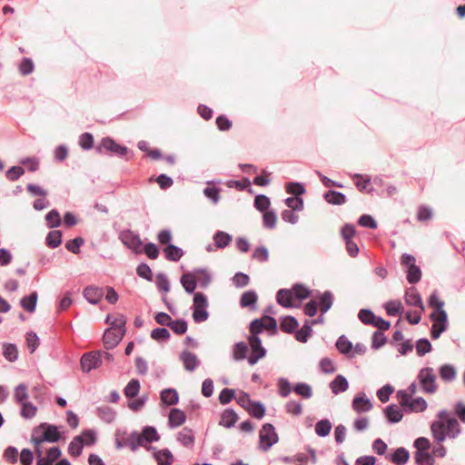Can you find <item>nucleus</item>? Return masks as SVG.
Wrapping results in <instances>:
<instances>
[{"instance_id":"4be33fe9","label":"nucleus","mask_w":465,"mask_h":465,"mask_svg":"<svg viewBox=\"0 0 465 465\" xmlns=\"http://www.w3.org/2000/svg\"><path fill=\"white\" fill-rule=\"evenodd\" d=\"M179 359L183 361L184 369L190 372L194 371L201 365V361L197 355L187 350L180 353Z\"/></svg>"},{"instance_id":"37998d69","label":"nucleus","mask_w":465,"mask_h":465,"mask_svg":"<svg viewBox=\"0 0 465 465\" xmlns=\"http://www.w3.org/2000/svg\"><path fill=\"white\" fill-rule=\"evenodd\" d=\"M84 447V441L83 439V436H75L73 438V440L70 441L68 446V453L73 457H79L82 452L83 449Z\"/></svg>"},{"instance_id":"c85d7f7f","label":"nucleus","mask_w":465,"mask_h":465,"mask_svg":"<svg viewBox=\"0 0 465 465\" xmlns=\"http://www.w3.org/2000/svg\"><path fill=\"white\" fill-rule=\"evenodd\" d=\"M322 197L331 205H342L347 202V197L343 193L332 189L326 191Z\"/></svg>"},{"instance_id":"e2e57ef3","label":"nucleus","mask_w":465,"mask_h":465,"mask_svg":"<svg viewBox=\"0 0 465 465\" xmlns=\"http://www.w3.org/2000/svg\"><path fill=\"white\" fill-rule=\"evenodd\" d=\"M416 353L422 357L432 351V344L427 338H420L416 341Z\"/></svg>"},{"instance_id":"ea45409f","label":"nucleus","mask_w":465,"mask_h":465,"mask_svg":"<svg viewBox=\"0 0 465 465\" xmlns=\"http://www.w3.org/2000/svg\"><path fill=\"white\" fill-rule=\"evenodd\" d=\"M312 325L310 323V320H305L303 326L301 329L297 328L294 334L298 341L305 343L312 335Z\"/></svg>"},{"instance_id":"0e129e2a","label":"nucleus","mask_w":465,"mask_h":465,"mask_svg":"<svg viewBox=\"0 0 465 465\" xmlns=\"http://www.w3.org/2000/svg\"><path fill=\"white\" fill-rule=\"evenodd\" d=\"M20 404H21L20 414L24 419L30 420L36 415L37 407L34 403H32L30 401H25Z\"/></svg>"},{"instance_id":"f03ea898","label":"nucleus","mask_w":465,"mask_h":465,"mask_svg":"<svg viewBox=\"0 0 465 465\" xmlns=\"http://www.w3.org/2000/svg\"><path fill=\"white\" fill-rule=\"evenodd\" d=\"M160 440V435L154 426L146 425L142 428L139 432L133 430L128 436V446L132 451H136L139 447H144L146 450H155L153 446H147L153 442H157Z\"/></svg>"},{"instance_id":"13d9d810","label":"nucleus","mask_w":465,"mask_h":465,"mask_svg":"<svg viewBox=\"0 0 465 465\" xmlns=\"http://www.w3.org/2000/svg\"><path fill=\"white\" fill-rule=\"evenodd\" d=\"M254 208L260 213L270 210L271 199L265 194H257L253 201Z\"/></svg>"},{"instance_id":"603ef678","label":"nucleus","mask_w":465,"mask_h":465,"mask_svg":"<svg viewBox=\"0 0 465 465\" xmlns=\"http://www.w3.org/2000/svg\"><path fill=\"white\" fill-rule=\"evenodd\" d=\"M278 394L282 398H287L292 391H293V386L290 381L285 377H280L277 380Z\"/></svg>"},{"instance_id":"aec40b11","label":"nucleus","mask_w":465,"mask_h":465,"mask_svg":"<svg viewBox=\"0 0 465 465\" xmlns=\"http://www.w3.org/2000/svg\"><path fill=\"white\" fill-rule=\"evenodd\" d=\"M445 302L440 299L437 290H434L428 298V306L433 310L430 314L437 316H448L447 312L444 310Z\"/></svg>"},{"instance_id":"1a4fd4ad","label":"nucleus","mask_w":465,"mask_h":465,"mask_svg":"<svg viewBox=\"0 0 465 465\" xmlns=\"http://www.w3.org/2000/svg\"><path fill=\"white\" fill-rule=\"evenodd\" d=\"M417 379L423 392L434 394L438 390L436 374L431 367H424L420 370Z\"/></svg>"},{"instance_id":"864d4df0","label":"nucleus","mask_w":465,"mask_h":465,"mask_svg":"<svg viewBox=\"0 0 465 465\" xmlns=\"http://www.w3.org/2000/svg\"><path fill=\"white\" fill-rule=\"evenodd\" d=\"M264 323L262 319L256 318L252 320L249 324V331L250 335L247 339H256L260 338V334L263 331Z\"/></svg>"},{"instance_id":"4d7b16f0","label":"nucleus","mask_w":465,"mask_h":465,"mask_svg":"<svg viewBox=\"0 0 465 465\" xmlns=\"http://www.w3.org/2000/svg\"><path fill=\"white\" fill-rule=\"evenodd\" d=\"M262 213V225L264 228L272 230L276 227L277 214L273 209H270Z\"/></svg>"},{"instance_id":"3c124183","label":"nucleus","mask_w":465,"mask_h":465,"mask_svg":"<svg viewBox=\"0 0 465 465\" xmlns=\"http://www.w3.org/2000/svg\"><path fill=\"white\" fill-rule=\"evenodd\" d=\"M332 429V424L328 419H322L315 424V433L321 438L327 437Z\"/></svg>"},{"instance_id":"a18cd8bd","label":"nucleus","mask_w":465,"mask_h":465,"mask_svg":"<svg viewBox=\"0 0 465 465\" xmlns=\"http://www.w3.org/2000/svg\"><path fill=\"white\" fill-rule=\"evenodd\" d=\"M293 392L305 400L311 399L313 394L312 386L303 381L294 383Z\"/></svg>"},{"instance_id":"a19ab883","label":"nucleus","mask_w":465,"mask_h":465,"mask_svg":"<svg viewBox=\"0 0 465 465\" xmlns=\"http://www.w3.org/2000/svg\"><path fill=\"white\" fill-rule=\"evenodd\" d=\"M214 244L219 249L226 248L232 241V236L223 231H216L213 236Z\"/></svg>"},{"instance_id":"de8ad7c7","label":"nucleus","mask_w":465,"mask_h":465,"mask_svg":"<svg viewBox=\"0 0 465 465\" xmlns=\"http://www.w3.org/2000/svg\"><path fill=\"white\" fill-rule=\"evenodd\" d=\"M62 242L63 233L59 230L50 231L45 237V244L51 249L59 247Z\"/></svg>"},{"instance_id":"c9c22d12","label":"nucleus","mask_w":465,"mask_h":465,"mask_svg":"<svg viewBox=\"0 0 465 465\" xmlns=\"http://www.w3.org/2000/svg\"><path fill=\"white\" fill-rule=\"evenodd\" d=\"M37 300H38V293H37V292L35 291V292H32L30 294L24 296L20 300V305L26 312L33 313L36 310Z\"/></svg>"},{"instance_id":"09e8293b","label":"nucleus","mask_w":465,"mask_h":465,"mask_svg":"<svg viewBox=\"0 0 465 465\" xmlns=\"http://www.w3.org/2000/svg\"><path fill=\"white\" fill-rule=\"evenodd\" d=\"M3 355L9 362H15L18 360V349L16 344L5 342L3 344Z\"/></svg>"},{"instance_id":"a878e982","label":"nucleus","mask_w":465,"mask_h":465,"mask_svg":"<svg viewBox=\"0 0 465 465\" xmlns=\"http://www.w3.org/2000/svg\"><path fill=\"white\" fill-rule=\"evenodd\" d=\"M329 387L333 394L338 395L340 393L346 391L349 389V381L344 375L338 374L330 382Z\"/></svg>"},{"instance_id":"393cba45","label":"nucleus","mask_w":465,"mask_h":465,"mask_svg":"<svg viewBox=\"0 0 465 465\" xmlns=\"http://www.w3.org/2000/svg\"><path fill=\"white\" fill-rule=\"evenodd\" d=\"M186 421V415L183 411L173 408L168 416V426L171 429L178 428Z\"/></svg>"},{"instance_id":"e433bc0d","label":"nucleus","mask_w":465,"mask_h":465,"mask_svg":"<svg viewBox=\"0 0 465 465\" xmlns=\"http://www.w3.org/2000/svg\"><path fill=\"white\" fill-rule=\"evenodd\" d=\"M153 457L158 465H172L174 460L173 455L169 449L155 450Z\"/></svg>"},{"instance_id":"680f3d73","label":"nucleus","mask_w":465,"mask_h":465,"mask_svg":"<svg viewBox=\"0 0 465 465\" xmlns=\"http://www.w3.org/2000/svg\"><path fill=\"white\" fill-rule=\"evenodd\" d=\"M46 225L50 229L57 228L61 225L60 213L56 209H52L45 215Z\"/></svg>"},{"instance_id":"0eeeda50","label":"nucleus","mask_w":465,"mask_h":465,"mask_svg":"<svg viewBox=\"0 0 465 465\" xmlns=\"http://www.w3.org/2000/svg\"><path fill=\"white\" fill-rule=\"evenodd\" d=\"M279 441L275 427L272 423H264L259 432V448L263 452L269 451Z\"/></svg>"},{"instance_id":"49530a36","label":"nucleus","mask_w":465,"mask_h":465,"mask_svg":"<svg viewBox=\"0 0 465 465\" xmlns=\"http://www.w3.org/2000/svg\"><path fill=\"white\" fill-rule=\"evenodd\" d=\"M195 272L198 277V286L206 289L212 282V273L205 267L195 268Z\"/></svg>"},{"instance_id":"5701e85b","label":"nucleus","mask_w":465,"mask_h":465,"mask_svg":"<svg viewBox=\"0 0 465 465\" xmlns=\"http://www.w3.org/2000/svg\"><path fill=\"white\" fill-rule=\"evenodd\" d=\"M385 459L395 465H405L410 460V452L406 448L399 447L387 454Z\"/></svg>"},{"instance_id":"5fc2aeb1","label":"nucleus","mask_w":465,"mask_h":465,"mask_svg":"<svg viewBox=\"0 0 465 465\" xmlns=\"http://www.w3.org/2000/svg\"><path fill=\"white\" fill-rule=\"evenodd\" d=\"M140 381L138 379H132L124 389V394L127 399L135 398L140 391Z\"/></svg>"},{"instance_id":"4c0bfd02","label":"nucleus","mask_w":465,"mask_h":465,"mask_svg":"<svg viewBox=\"0 0 465 465\" xmlns=\"http://www.w3.org/2000/svg\"><path fill=\"white\" fill-rule=\"evenodd\" d=\"M163 254L167 261L177 262L184 255V252L181 247L170 244L163 249Z\"/></svg>"},{"instance_id":"72a5a7b5","label":"nucleus","mask_w":465,"mask_h":465,"mask_svg":"<svg viewBox=\"0 0 465 465\" xmlns=\"http://www.w3.org/2000/svg\"><path fill=\"white\" fill-rule=\"evenodd\" d=\"M249 346L244 341L235 342L232 349V357L235 361H242L245 359L248 360Z\"/></svg>"},{"instance_id":"f3484780","label":"nucleus","mask_w":465,"mask_h":465,"mask_svg":"<svg viewBox=\"0 0 465 465\" xmlns=\"http://www.w3.org/2000/svg\"><path fill=\"white\" fill-rule=\"evenodd\" d=\"M104 295V289L96 285H87L83 290L84 298L90 304H98Z\"/></svg>"},{"instance_id":"f8f14e48","label":"nucleus","mask_w":465,"mask_h":465,"mask_svg":"<svg viewBox=\"0 0 465 465\" xmlns=\"http://www.w3.org/2000/svg\"><path fill=\"white\" fill-rule=\"evenodd\" d=\"M102 364V351H92L83 354L81 358V369L83 372L88 373L97 369Z\"/></svg>"},{"instance_id":"79ce46f5","label":"nucleus","mask_w":465,"mask_h":465,"mask_svg":"<svg viewBox=\"0 0 465 465\" xmlns=\"http://www.w3.org/2000/svg\"><path fill=\"white\" fill-rule=\"evenodd\" d=\"M384 309L391 317L401 316L404 312L402 303L399 300H390L384 304Z\"/></svg>"},{"instance_id":"f257e3e1","label":"nucleus","mask_w":465,"mask_h":465,"mask_svg":"<svg viewBox=\"0 0 465 465\" xmlns=\"http://www.w3.org/2000/svg\"><path fill=\"white\" fill-rule=\"evenodd\" d=\"M436 416L438 420L430 423L431 435L436 443H443L447 438L456 439L461 433L458 420L449 411L442 409Z\"/></svg>"},{"instance_id":"412c9836","label":"nucleus","mask_w":465,"mask_h":465,"mask_svg":"<svg viewBox=\"0 0 465 465\" xmlns=\"http://www.w3.org/2000/svg\"><path fill=\"white\" fill-rule=\"evenodd\" d=\"M404 300L407 305L417 307L421 312H425L421 295L415 287H410L405 290Z\"/></svg>"},{"instance_id":"cd10ccee","label":"nucleus","mask_w":465,"mask_h":465,"mask_svg":"<svg viewBox=\"0 0 465 465\" xmlns=\"http://www.w3.org/2000/svg\"><path fill=\"white\" fill-rule=\"evenodd\" d=\"M352 179L354 180L355 186L361 193H372L375 191L373 187H368L371 181L369 175L354 173Z\"/></svg>"},{"instance_id":"bb28decb","label":"nucleus","mask_w":465,"mask_h":465,"mask_svg":"<svg viewBox=\"0 0 465 465\" xmlns=\"http://www.w3.org/2000/svg\"><path fill=\"white\" fill-rule=\"evenodd\" d=\"M160 399L163 405L173 406L179 402V394L176 389L167 388L160 392Z\"/></svg>"},{"instance_id":"8fccbe9b","label":"nucleus","mask_w":465,"mask_h":465,"mask_svg":"<svg viewBox=\"0 0 465 465\" xmlns=\"http://www.w3.org/2000/svg\"><path fill=\"white\" fill-rule=\"evenodd\" d=\"M97 415L106 423H112L116 417V411L109 406H100L96 408Z\"/></svg>"},{"instance_id":"9d476101","label":"nucleus","mask_w":465,"mask_h":465,"mask_svg":"<svg viewBox=\"0 0 465 465\" xmlns=\"http://www.w3.org/2000/svg\"><path fill=\"white\" fill-rule=\"evenodd\" d=\"M119 240L122 243L135 254L142 253L143 242L139 234L134 233L132 230L126 229L119 233Z\"/></svg>"},{"instance_id":"bf43d9fd","label":"nucleus","mask_w":465,"mask_h":465,"mask_svg":"<svg viewBox=\"0 0 465 465\" xmlns=\"http://www.w3.org/2000/svg\"><path fill=\"white\" fill-rule=\"evenodd\" d=\"M150 336L158 342H167L171 338V333L165 327H157L152 330Z\"/></svg>"},{"instance_id":"7ed1b4c3","label":"nucleus","mask_w":465,"mask_h":465,"mask_svg":"<svg viewBox=\"0 0 465 465\" xmlns=\"http://www.w3.org/2000/svg\"><path fill=\"white\" fill-rule=\"evenodd\" d=\"M312 295V291L302 283H294L292 288L280 289L276 293V302L279 305L286 309L298 308L300 304H295L291 301H284V296L294 297V300L300 302L308 299Z\"/></svg>"},{"instance_id":"7c9ffc66","label":"nucleus","mask_w":465,"mask_h":465,"mask_svg":"<svg viewBox=\"0 0 465 465\" xmlns=\"http://www.w3.org/2000/svg\"><path fill=\"white\" fill-rule=\"evenodd\" d=\"M428 408V403L423 397H411L406 406L405 413L422 412Z\"/></svg>"},{"instance_id":"dca6fc26","label":"nucleus","mask_w":465,"mask_h":465,"mask_svg":"<svg viewBox=\"0 0 465 465\" xmlns=\"http://www.w3.org/2000/svg\"><path fill=\"white\" fill-rule=\"evenodd\" d=\"M351 408L357 413H361L371 411L373 408V404L365 392L360 391L354 396L351 401Z\"/></svg>"},{"instance_id":"423d86ee","label":"nucleus","mask_w":465,"mask_h":465,"mask_svg":"<svg viewBox=\"0 0 465 465\" xmlns=\"http://www.w3.org/2000/svg\"><path fill=\"white\" fill-rule=\"evenodd\" d=\"M98 154L110 153L111 155L124 157L129 153V148L124 144L118 143L110 136L103 137L100 143L95 147Z\"/></svg>"},{"instance_id":"c756f323","label":"nucleus","mask_w":465,"mask_h":465,"mask_svg":"<svg viewBox=\"0 0 465 465\" xmlns=\"http://www.w3.org/2000/svg\"><path fill=\"white\" fill-rule=\"evenodd\" d=\"M335 347L341 354L346 355L349 358H352L354 356L353 353H351L353 344L345 334H342L338 338Z\"/></svg>"},{"instance_id":"39448f33","label":"nucleus","mask_w":465,"mask_h":465,"mask_svg":"<svg viewBox=\"0 0 465 465\" xmlns=\"http://www.w3.org/2000/svg\"><path fill=\"white\" fill-rule=\"evenodd\" d=\"M60 427L47 422H42L33 429V433L38 435L40 442L55 443L63 439Z\"/></svg>"},{"instance_id":"20e7f679","label":"nucleus","mask_w":465,"mask_h":465,"mask_svg":"<svg viewBox=\"0 0 465 465\" xmlns=\"http://www.w3.org/2000/svg\"><path fill=\"white\" fill-rule=\"evenodd\" d=\"M208 298L207 295L202 292H197L193 294V305L191 307L193 312V319L195 323H201L208 320L210 313L208 312Z\"/></svg>"},{"instance_id":"052dcab7","label":"nucleus","mask_w":465,"mask_h":465,"mask_svg":"<svg viewBox=\"0 0 465 465\" xmlns=\"http://www.w3.org/2000/svg\"><path fill=\"white\" fill-rule=\"evenodd\" d=\"M414 461L416 465H434L435 459L430 452H414Z\"/></svg>"},{"instance_id":"6e6552de","label":"nucleus","mask_w":465,"mask_h":465,"mask_svg":"<svg viewBox=\"0 0 465 465\" xmlns=\"http://www.w3.org/2000/svg\"><path fill=\"white\" fill-rule=\"evenodd\" d=\"M401 262L406 267V280L410 284H416L419 282L422 276V272L420 266L416 265V258L411 253H403L401 258Z\"/></svg>"},{"instance_id":"b1692460","label":"nucleus","mask_w":465,"mask_h":465,"mask_svg":"<svg viewBox=\"0 0 465 465\" xmlns=\"http://www.w3.org/2000/svg\"><path fill=\"white\" fill-rule=\"evenodd\" d=\"M238 420L239 416L236 411L232 408H227L221 414L219 425L226 429H231L235 426Z\"/></svg>"},{"instance_id":"473e14b6","label":"nucleus","mask_w":465,"mask_h":465,"mask_svg":"<svg viewBox=\"0 0 465 465\" xmlns=\"http://www.w3.org/2000/svg\"><path fill=\"white\" fill-rule=\"evenodd\" d=\"M258 301V295L254 290H249L243 292L240 298V306L242 308H249L255 310Z\"/></svg>"},{"instance_id":"2f4dec72","label":"nucleus","mask_w":465,"mask_h":465,"mask_svg":"<svg viewBox=\"0 0 465 465\" xmlns=\"http://www.w3.org/2000/svg\"><path fill=\"white\" fill-rule=\"evenodd\" d=\"M299 327L298 320L292 315L282 316L280 318V328L285 333H295Z\"/></svg>"},{"instance_id":"58836bf2","label":"nucleus","mask_w":465,"mask_h":465,"mask_svg":"<svg viewBox=\"0 0 465 465\" xmlns=\"http://www.w3.org/2000/svg\"><path fill=\"white\" fill-rule=\"evenodd\" d=\"M439 375L442 381L446 382H451L457 377V370L454 365L445 363L440 366Z\"/></svg>"},{"instance_id":"338daca9","label":"nucleus","mask_w":465,"mask_h":465,"mask_svg":"<svg viewBox=\"0 0 465 465\" xmlns=\"http://www.w3.org/2000/svg\"><path fill=\"white\" fill-rule=\"evenodd\" d=\"M155 283L160 292L167 293L170 292V282L163 272H158L155 276Z\"/></svg>"},{"instance_id":"69168bd1","label":"nucleus","mask_w":465,"mask_h":465,"mask_svg":"<svg viewBox=\"0 0 465 465\" xmlns=\"http://www.w3.org/2000/svg\"><path fill=\"white\" fill-rule=\"evenodd\" d=\"M169 328L177 335L184 334L188 330V322L185 319L172 320Z\"/></svg>"},{"instance_id":"2eb2a0df","label":"nucleus","mask_w":465,"mask_h":465,"mask_svg":"<svg viewBox=\"0 0 465 465\" xmlns=\"http://www.w3.org/2000/svg\"><path fill=\"white\" fill-rule=\"evenodd\" d=\"M180 283L188 294H194L198 287V277L195 272V268L190 272H184L180 278Z\"/></svg>"},{"instance_id":"6e6d98bb","label":"nucleus","mask_w":465,"mask_h":465,"mask_svg":"<svg viewBox=\"0 0 465 465\" xmlns=\"http://www.w3.org/2000/svg\"><path fill=\"white\" fill-rule=\"evenodd\" d=\"M285 189L287 193L296 197H302L306 193L305 186L301 182H289L286 183Z\"/></svg>"},{"instance_id":"6ab92c4d","label":"nucleus","mask_w":465,"mask_h":465,"mask_svg":"<svg viewBox=\"0 0 465 465\" xmlns=\"http://www.w3.org/2000/svg\"><path fill=\"white\" fill-rule=\"evenodd\" d=\"M316 301L318 303V308L322 314H325L333 305L334 302V295L333 293L327 290L322 293L320 291H316Z\"/></svg>"},{"instance_id":"c03bdc74","label":"nucleus","mask_w":465,"mask_h":465,"mask_svg":"<svg viewBox=\"0 0 465 465\" xmlns=\"http://www.w3.org/2000/svg\"><path fill=\"white\" fill-rule=\"evenodd\" d=\"M177 440L184 447L193 446L194 443V434L192 429L184 427L177 433Z\"/></svg>"},{"instance_id":"ddd939ff","label":"nucleus","mask_w":465,"mask_h":465,"mask_svg":"<svg viewBox=\"0 0 465 465\" xmlns=\"http://www.w3.org/2000/svg\"><path fill=\"white\" fill-rule=\"evenodd\" d=\"M430 320L432 322L430 328V337L432 340H438L440 335L449 329L448 316H437L434 314L430 315Z\"/></svg>"},{"instance_id":"a211bd4d","label":"nucleus","mask_w":465,"mask_h":465,"mask_svg":"<svg viewBox=\"0 0 465 465\" xmlns=\"http://www.w3.org/2000/svg\"><path fill=\"white\" fill-rule=\"evenodd\" d=\"M405 411L395 403H391L383 409V414L388 423H399L404 415Z\"/></svg>"},{"instance_id":"4468645a","label":"nucleus","mask_w":465,"mask_h":465,"mask_svg":"<svg viewBox=\"0 0 465 465\" xmlns=\"http://www.w3.org/2000/svg\"><path fill=\"white\" fill-rule=\"evenodd\" d=\"M125 333L126 329H123L121 331L106 329L103 336L104 348L108 351L114 349L123 340Z\"/></svg>"},{"instance_id":"774afa93","label":"nucleus","mask_w":465,"mask_h":465,"mask_svg":"<svg viewBox=\"0 0 465 465\" xmlns=\"http://www.w3.org/2000/svg\"><path fill=\"white\" fill-rule=\"evenodd\" d=\"M79 146L84 151H89L94 146V135L91 133L85 132L79 136Z\"/></svg>"},{"instance_id":"9b49d317","label":"nucleus","mask_w":465,"mask_h":465,"mask_svg":"<svg viewBox=\"0 0 465 465\" xmlns=\"http://www.w3.org/2000/svg\"><path fill=\"white\" fill-rule=\"evenodd\" d=\"M251 349V352L248 357V363L250 365H255L260 360L266 357L267 350L262 345L261 338L247 339Z\"/></svg>"},{"instance_id":"f704fd0d","label":"nucleus","mask_w":465,"mask_h":465,"mask_svg":"<svg viewBox=\"0 0 465 465\" xmlns=\"http://www.w3.org/2000/svg\"><path fill=\"white\" fill-rule=\"evenodd\" d=\"M252 404L248 406L246 411L254 419L262 420L266 414V407L261 401H250Z\"/></svg>"}]
</instances>
